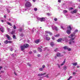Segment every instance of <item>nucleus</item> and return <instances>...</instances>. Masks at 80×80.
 <instances>
[{
	"label": "nucleus",
	"mask_w": 80,
	"mask_h": 80,
	"mask_svg": "<svg viewBox=\"0 0 80 80\" xmlns=\"http://www.w3.org/2000/svg\"><path fill=\"white\" fill-rule=\"evenodd\" d=\"M0 30L2 33L4 32V28H0Z\"/></svg>",
	"instance_id": "9"
},
{
	"label": "nucleus",
	"mask_w": 80,
	"mask_h": 80,
	"mask_svg": "<svg viewBox=\"0 0 80 80\" xmlns=\"http://www.w3.org/2000/svg\"><path fill=\"white\" fill-rule=\"evenodd\" d=\"M52 38L53 40H55V37H52Z\"/></svg>",
	"instance_id": "30"
},
{
	"label": "nucleus",
	"mask_w": 80,
	"mask_h": 80,
	"mask_svg": "<svg viewBox=\"0 0 80 80\" xmlns=\"http://www.w3.org/2000/svg\"><path fill=\"white\" fill-rule=\"evenodd\" d=\"M33 51L34 53H36V52L35 50H33Z\"/></svg>",
	"instance_id": "59"
},
{
	"label": "nucleus",
	"mask_w": 80,
	"mask_h": 80,
	"mask_svg": "<svg viewBox=\"0 0 80 80\" xmlns=\"http://www.w3.org/2000/svg\"><path fill=\"white\" fill-rule=\"evenodd\" d=\"M59 36H60V34H56V35H55L54 36V37H59Z\"/></svg>",
	"instance_id": "21"
},
{
	"label": "nucleus",
	"mask_w": 80,
	"mask_h": 80,
	"mask_svg": "<svg viewBox=\"0 0 80 80\" xmlns=\"http://www.w3.org/2000/svg\"><path fill=\"white\" fill-rule=\"evenodd\" d=\"M29 54H32V52H29Z\"/></svg>",
	"instance_id": "45"
},
{
	"label": "nucleus",
	"mask_w": 80,
	"mask_h": 80,
	"mask_svg": "<svg viewBox=\"0 0 80 80\" xmlns=\"http://www.w3.org/2000/svg\"><path fill=\"white\" fill-rule=\"evenodd\" d=\"M38 19L41 21V22H43V21L45 20V18H38Z\"/></svg>",
	"instance_id": "5"
},
{
	"label": "nucleus",
	"mask_w": 80,
	"mask_h": 80,
	"mask_svg": "<svg viewBox=\"0 0 80 80\" xmlns=\"http://www.w3.org/2000/svg\"><path fill=\"white\" fill-rule=\"evenodd\" d=\"M77 68H80V66H77Z\"/></svg>",
	"instance_id": "49"
},
{
	"label": "nucleus",
	"mask_w": 80,
	"mask_h": 80,
	"mask_svg": "<svg viewBox=\"0 0 80 80\" xmlns=\"http://www.w3.org/2000/svg\"><path fill=\"white\" fill-rule=\"evenodd\" d=\"M63 12H64V13H67V11L66 10H64L63 11Z\"/></svg>",
	"instance_id": "37"
},
{
	"label": "nucleus",
	"mask_w": 80,
	"mask_h": 80,
	"mask_svg": "<svg viewBox=\"0 0 80 80\" xmlns=\"http://www.w3.org/2000/svg\"><path fill=\"white\" fill-rule=\"evenodd\" d=\"M1 22H2V23H3V22H4V21H3V20H1Z\"/></svg>",
	"instance_id": "56"
},
{
	"label": "nucleus",
	"mask_w": 80,
	"mask_h": 80,
	"mask_svg": "<svg viewBox=\"0 0 80 80\" xmlns=\"http://www.w3.org/2000/svg\"><path fill=\"white\" fill-rule=\"evenodd\" d=\"M4 43L5 44H7V43H8V41L7 40H6L4 42Z\"/></svg>",
	"instance_id": "22"
},
{
	"label": "nucleus",
	"mask_w": 80,
	"mask_h": 80,
	"mask_svg": "<svg viewBox=\"0 0 80 80\" xmlns=\"http://www.w3.org/2000/svg\"><path fill=\"white\" fill-rule=\"evenodd\" d=\"M1 73H4V71H1Z\"/></svg>",
	"instance_id": "50"
},
{
	"label": "nucleus",
	"mask_w": 80,
	"mask_h": 80,
	"mask_svg": "<svg viewBox=\"0 0 80 80\" xmlns=\"http://www.w3.org/2000/svg\"><path fill=\"white\" fill-rule=\"evenodd\" d=\"M38 51L39 52H42V50L40 48H39V47L38 48Z\"/></svg>",
	"instance_id": "10"
},
{
	"label": "nucleus",
	"mask_w": 80,
	"mask_h": 80,
	"mask_svg": "<svg viewBox=\"0 0 80 80\" xmlns=\"http://www.w3.org/2000/svg\"><path fill=\"white\" fill-rule=\"evenodd\" d=\"M49 74H47L45 76V77H47V78H48L49 77Z\"/></svg>",
	"instance_id": "25"
},
{
	"label": "nucleus",
	"mask_w": 80,
	"mask_h": 80,
	"mask_svg": "<svg viewBox=\"0 0 80 80\" xmlns=\"http://www.w3.org/2000/svg\"><path fill=\"white\" fill-rule=\"evenodd\" d=\"M55 52H57V49H56L54 50Z\"/></svg>",
	"instance_id": "55"
},
{
	"label": "nucleus",
	"mask_w": 80,
	"mask_h": 80,
	"mask_svg": "<svg viewBox=\"0 0 80 80\" xmlns=\"http://www.w3.org/2000/svg\"><path fill=\"white\" fill-rule=\"evenodd\" d=\"M62 40V38H60L57 40V42H61Z\"/></svg>",
	"instance_id": "13"
},
{
	"label": "nucleus",
	"mask_w": 80,
	"mask_h": 80,
	"mask_svg": "<svg viewBox=\"0 0 80 80\" xmlns=\"http://www.w3.org/2000/svg\"><path fill=\"white\" fill-rule=\"evenodd\" d=\"M23 30V29H22V28H21L20 29V32H22Z\"/></svg>",
	"instance_id": "39"
},
{
	"label": "nucleus",
	"mask_w": 80,
	"mask_h": 80,
	"mask_svg": "<svg viewBox=\"0 0 80 80\" xmlns=\"http://www.w3.org/2000/svg\"><path fill=\"white\" fill-rule=\"evenodd\" d=\"M46 75V73H44L43 74H38V77H42V76H43V75Z\"/></svg>",
	"instance_id": "7"
},
{
	"label": "nucleus",
	"mask_w": 80,
	"mask_h": 80,
	"mask_svg": "<svg viewBox=\"0 0 80 80\" xmlns=\"http://www.w3.org/2000/svg\"><path fill=\"white\" fill-rule=\"evenodd\" d=\"M63 69L64 70H67V66L66 65L64 66Z\"/></svg>",
	"instance_id": "20"
},
{
	"label": "nucleus",
	"mask_w": 80,
	"mask_h": 80,
	"mask_svg": "<svg viewBox=\"0 0 80 80\" xmlns=\"http://www.w3.org/2000/svg\"><path fill=\"white\" fill-rule=\"evenodd\" d=\"M74 40H75V38H72L70 39L69 41V44H70V45H72V43H75V42L73 41Z\"/></svg>",
	"instance_id": "4"
},
{
	"label": "nucleus",
	"mask_w": 80,
	"mask_h": 80,
	"mask_svg": "<svg viewBox=\"0 0 80 80\" xmlns=\"http://www.w3.org/2000/svg\"><path fill=\"white\" fill-rule=\"evenodd\" d=\"M7 12H8V13H10V10L9 9H7Z\"/></svg>",
	"instance_id": "26"
},
{
	"label": "nucleus",
	"mask_w": 80,
	"mask_h": 80,
	"mask_svg": "<svg viewBox=\"0 0 80 80\" xmlns=\"http://www.w3.org/2000/svg\"><path fill=\"white\" fill-rule=\"evenodd\" d=\"M34 11H37V8H35L34 9Z\"/></svg>",
	"instance_id": "32"
},
{
	"label": "nucleus",
	"mask_w": 80,
	"mask_h": 80,
	"mask_svg": "<svg viewBox=\"0 0 80 80\" xmlns=\"http://www.w3.org/2000/svg\"><path fill=\"white\" fill-rule=\"evenodd\" d=\"M33 2H35V1H36V0H32Z\"/></svg>",
	"instance_id": "58"
},
{
	"label": "nucleus",
	"mask_w": 80,
	"mask_h": 80,
	"mask_svg": "<svg viewBox=\"0 0 80 80\" xmlns=\"http://www.w3.org/2000/svg\"><path fill=\"white\" fill-rule=\"evenodd\" d=\"M7 24H8V25H10V26H12V24H11V23H10L8 22H7Z\"/></svg>",
	"instance_id": "18"
},
{
	"label": "nucleus",
	"mask_w": 80,
	"mask_h": 80,
	"mask_svg": "<svg viewBox=\"0 0 80 80\" xmlns=\"http://www.w3.org/2000/svg\"><path fill=\"white\" fill-rule=\"evenodd\" d=\"M78 30L77 29L75 30V32H74V33L75 34V33H76V32H78Z\"/></svg>",
	"instance_id": "27"
},
{
	"label": "nucleus",
	"mask_w": 80,
	"mask_h": 80,
	"mask_svg": "<svg viewBox=\"0 0 80 80\" xmlns=\"http://www.w3.org/2000/svg\"><path fill=\"white\" fill-rule=\"evenodd\" d=\"M77 12V10L76 9H75L73 11L71 12V13H72V14H73V13H76Z\"/></svg>",
	"instance_id": "8"
},
{
	"label": "nucleus",
	"mask_w": 80,
	"mask_h": 80,
	"mask_svg": "<svg viewBox=\"0 0 80 80\" xmlns=\"http://www.w3.org/2000/svg\"><path fill=\"white\" fill-rule=\"evenodd\" d=\"M54 20V21H57V18H55Z\"/></svg>",
	"instance_id": "44"
},
{
	"label": "nucleus",
	"mask_w": 80,
	"mask_h": 80,
	"mask_svg": "<svg viewBox=\"0 0 80 80\" xmlns=\"http://www.w3.org/2000/svg\"><path fill=\"white\" fill-rule=\"evenodd\" d=\"M29 46V45L28 44H24L23 46H21V48L22 50H24L25 48H27Z\"/></svg>",
	"instance_id": "1"
},
{
	"label": "nucleus",
	"mask_w": 80,
	"mask_h": 80,
	"mask_svg": "<svg viewBox=\"0 0 80 80\" xmlns=\"http://www.w3.org/2000/svg\"><path fill=\"white\" fill-rule=\"evenodd\" d=\"M6 15H5L4 16V18H6Z\"/></svg>",
	"instance_id": "60"
},
{
	"label": "nucleus",
	"mask_w": 80,
	"mask_h": 80,
	"mask_svg": "<svg viewBox=\"0 0 80 80\" xmlns=\"http://www.w3.org/2000/svg\"><path fill=\"white\" fill-rule=\"evenodd\" d=\"M13 38H14V39H15V38H16V37L14 35H13Z\"/></svg>",
	"instance_id": "33"
},
{
	"label": "nucleus",
	"mask_w": 80,
	"mask_h": 80,
	"mask_svg": "<svg viewBox=\"0 0 80 80\" xmlns=\"http://www.w3.org/2000/svg\"><path fill=\"white\" fill-rule=\"evenodd\" d=\"M14 74L15 75H17V73L15 72H14Z\"/></svg>",
	"instance_id": "57"
},
{
	"label": "nucleus",
	"mask_w": 80,
	"mask_h": 80,
	"mask_svg": "<svg viewBox=\"0 0 80 80\" xmlns=\"http://www.w3.org/2000/svg\"><path fill=\"white\" fill-rule=\"evenodd\" d=\"M72 64L74 66H76V65H77V62L73 63H72Z\"/></svg>",
	"instance_id": "16"
},
{
	"label": "nucleus",
	"mask_w": 80,
	"mask_h": 80,
	"mask_svg": "<svg viewBox=\"0 0 80 80\" xmlns=\"http://www.w3.org/2000/svg\"><path fill=\"white\" fill-rule=\"evenodd\" d=\"M58 65L59 68H60V66L59 64H58Z\"/></svg>",
	"instance_id": "46"
},
{
	"label": "nucleus",
	"mask_w": 80,
	"mask_h": 80,
	"mask_svg": "<svg viewBox=\"0 0 80 80\" xmlns=\"http://www.w3.org/2000/svg\"><path fill=\"white\" fill-rule=\"evenodd\" d=\"M58 2L59 3H61V0H58Z\"/></svg>",
	"instance_id": "47"
},
{
	"label": "nucleus",
	"mask_w": 80,
	"mask_h": 80,
	"mask_svg": "<svg viewBox=\"0 0 80 80\" xmlns=\"http://www.w3.org/2000/svg\"><path fill=\"white\" fill-rule=\"evenodd\" d=\"M70 80V79H69V78H68V80Z\"/></svg>",
	"instance_id": "63"
},
{
	"label": "nucleus",
	"mask_w": 80,
	"mask_h": 80,
	"mask_svg": "<svg viewBox=\"0 0 80 80\" xmlns=\"http://www.w3.org/2000/svg\"><path fill=\"white\" fill-rule=\"evenodd\" d=\"M47 15H48L49 16L50 15H51V13H47Z\"/></svg>",
	"instance_id": "36"
},
{
	"label": "nucleus",
	"mask_w": 80,
	"mask_h": 80,
	"mask_svg": "<svg viewBox=\"0 0 80 80\" xmlns=\"http://www.w3.org/2000/svg\"><path fill=\"white\" fill-rule=\"evenodd\" d=\"M21 37H23V34H21Z\"/></svg>",
	"instance_id": "51"
},
{
	"label": "nucleus",
	"mask_w": 80,
	"mask_h": 80,
	"mask_svg": "<svg viewBox=\"0 0 80 80\" xmlns=\"http://www.w3.org/2000/svg\"><path fill=\"white\" fill-rule=\"evenodd\" d=\"M10 51H11V52H12V51H13V49L12 48H11L10 49Z\"/></svg>",
	"instance_id": "54"
},
{
	"label": "nucleus",
	"mask_w": 80,
	"mask_h": 80,
	"mask_svg": "<svg viewBox=\"0 0 80 80\" xmlns=\"http://www.w3.org/2000/svg\"><path fill=\"white\" fill-rule=\"evenodd\" d=\"M42 68H44L45 67V65H42Z\"/></svg>",
	"instance_id": "38"
},
{
	"label": "nucleus",
	"mask_w": 80,
	"mask_h": 80,
	"mask_svg": "<svg viewBox=\"0 0 80 80\" xmlns=\"http://www.w3.org/2000/svg\"><path fill=\"white\" fill-rule=\"evenodd\" d=\"M15 33V32L14 31H12L11 32V34H12V35H13V34H14Z\"/></svg>",
	"instance_id": "35"
},
{
	"label": "nucleus",
	"mask_w": 80,
	"mask_h": 80,
	"mask_svg": "<svg viewBox=\"0 0 80 80\" xmlns=\"http://www.w3.org/2000/svg\"><path fill=\"white\" fill-rule=\"evenodd\" d=\"M50 40V38L49 37H46V40Z\"/></svg>",
	"instance_id": "23"
},
{
	"label": "nucleus",
	"mask_w": 80,
	"mask_h": 80,
	"mask_svg": "<svg viewBox=\"0 0 80 80\" xmlns=\"http://www.w3.org/2000/svg\"><path fill=\"white\" fill-rule=\"evenodd\" d=\"M72 78V76H70L69 78L70 79V78Z\"/></svg>",
	"instance_id": "53"
},
{
	"label": "nucleus",
	"mask_w": 80,
	"mask_h": 80,
	"mask_svg": "<svg viewBox=\"0 0 80 80\" xmlns=\"http://www.w3.org/2000/svg\"><path fill=\"white\" fill-rule=\"evenodd\" d=\"M28 66H29V67H30L31 66V64H30V63H28Z\"/></svg>",
	"instance_id": "40"
},
{
	"label": "nucleus",
	"mask_w": 80,
	"mask_h": 80,
	"mask_svg": "<svg viewBox=\"0 0 80 80\" xmlns=\"http://www.w3.org/2000/svg\"><path fill=\"white\" fill-rule=\"evenodd\" d=\"M55 29L57 31L58 30V28H57V26H55Z\"/></svg>",
	"instance_id": "31"
},
{
	"label": "nucleus",
	"mask_w": 80,
	"mask_h": 80,
	"mask_svg": "<svg viewBox=\"0 0 80 80\" xmlns=\"http://www.w3.org/2000/svg\"><path fill=\"white\" fill-rule=\"evenodd\" d=\"M73 75H76V72H73L72 73Z\"/></svg>",
	"instance_id": "42"
},
{
	"label": "nucleus",
	"mask_w": 80,
	"mask_h": 80,
	"mask_svg": "<svg viewBox=\"0 0 80 80\" xmlns=\"http://www.w3.org/2000/svg\"><path fill=\"white\" fill-rule=\"evenodd\" d=\"M67 46H65L63 47V48L64 49H65V50H66V49H67Z\"/></svg>",
	"instance_id": "29"
},
{
	"label": "nucleus",
	"mask_w": 80,
	"mask_h": 80,
	"mask_svg": "<svg viewBox=\"0 0 80 80\" xmlns=\"http://www.w3.org/2000/svg\"><path fill=\"white\" fill-rule=\"evenodd\" d=\"M61 28L62 29H63V27H62V26H61Z\"/></svg>",
	"instance_id": "61"
},
{
	"label": "nucleus",
	"mask_w": 80,
	"mask_h": 80,
	"mask_svg": "<svg viewBox=\"0 0 80 80\" xmlns=\"http://www.w3.org/2000/svg\"><path fill=\"white\" fill-rule=\"evenodd\" d=\"M68 30L67 31V33H68V34H70V33H71V30H72V28H71V26H69L67 28Z\"/></svg>",
	"instance_id": "3"
},
{
	"label": "nucleus",
	"mask_w": 80,
	"mask_h": 80,
	"mask_svg": "<svg viewBox=\"0 0 80 80\" xmlns=\"http://www.w3.org/2000/svg\"><path fill=\"white\" fill-rule=\"evenodd\" d=\"M13 28H14V29H16L17 28L16 26H15V25H14Z\"/></svg>",
	"instance_id": "34"
},
{
	"label": "nucleus",
	"mask_w": 80,
	"mask_h": 80,
	"mask_svg": "<svg viewBox=\"0 0 80 80\" xmlns=\"http://www.w3.org/2000/svg\"><path fill=\"white\" fill-rule=\"evenodd\" d=\"M55 45V44H54V42H51V45L52 47H53V45Z\"/></svg>",
	"instance_id": "17"
},
{
	"label": "nucleus",
	"mask_w": 80,
	"mask_h": 80,
	"mask_svg": "<svg viewBox=\"0 0 80 80\" xmlns=\"http://www.w3.org/2000/svg\"><path fill=\"white\" fill-rule=\"evenodd\" d=\"M8 43H12V41H8Z\"/></svg>",
	"instance_id": "43"
},
{
	"label": "nucleus",
	"mask_w": 80,
	"mask_h": 80,
	"mask_svg": "<svg viewBox=\"0 0 80 80\" xmlns=\"http://www.w3.org/2000/svg\"><path fill=\"white\" fill-rule=\"evenodd\" d=\"M46 33H49V35H52V33L51 32H48V31H46Z\"/></svg>",
	"instance_id": "14"
},
{
	"label": "nucleus",
	"mask_w": 80,
	"mask_h": 80,
	"mask_svg": "<svg viewBox=\"0 0 80 80\" xmlns=\"http://www.w3.org/2000/svg\"><path fill=\"white\" fill-rule=\"evenodd\" d=\"M57 57H61V54L60 53H58L57 54Z\"/></svg>",
	"instance_id": "15"
},
{
	"label": "nucleus",
	"mask_w": 80,
	"mask_h": 80,
	"mask_svg": "<svg viewBox=\"0 0 80 80\" xmlns=\"http://www.w3.org/2000/svg\"><path fill=\"white\" fill-rule=\"evenodd\" d=\"M9 21H11V19H10V18H9Z\"/></svg>",
	"instance_id": "62"
},
{
	"label": "nucleus",
	"mask_w": 80,
	"mask_h": 80,
	"mask_svg": "<svg viewBox=\"0 0 80 80\" xmlns=\"http://www.w3.org/2000/svg\"><path fill=\"white\" fill-rule=\"evenodd\" d=\"M69 10H73V8H69Z\"/></svg>",
	"instance_id": "41"
},
{
	"label": "nucleus",
	"mask_w": 80,
	"mask_h": 80,
	"mask_svg": "<svg viewBox=\"0 0 80 80\" xmlns=\"http://www.w3.org/2000/svg\"><path fill=\"white\" fill-rule=\"evenodd\" d=\"M43 69L42 68H39V70H40V71H42Z\"/></svg>",
	"instance_id": "24"
},
{
	"label": "nucleus",
	"mask_w": 80,
	"mask_h": 80,
	"mask_svg": "<svg viewBox=\"0 0 80 80\" xmlns=\"http://www.w3.org/2000/svg\"><path fill=\"white\" fill-rule=\"evenodd\" d=\"M67 50H68V51H71V49L70 48H67Z\"/></svg>",
	"instance_id": "28"
},
{
	"label": "nucleus",
	"mask_w": 80,
	"mask_h": 80,
	"mask_svg": "<svg viewBox=\"0 0 80 80\" xmlns=\"http://www.w3.org/2000/svg\"><path fill=\"white\" fill-rule=\"evenodd\" d=\"M40 42V39H38L35 41V42L36 43H38Z\"/></svg>",
	"instance_id": "12"
},
{
	"label": "nucleus",
	"mask_w": 80,
	"mask_h": 80,
	"mask_svg": "<svg viewBox=\"0 0 80 80\" xmlns=\"http://www.w3.org/2000/svg\"><path fill=\"white\" fill-rule=\"evenodd\" d=\"M38 57H40V54H38Z\"/></svg>",
	"instance_id": "48"
},
{
	"label": "nucleus",
	"mask_w": 80,
	"mask_h": 80,
	"mask_svg": "<svg viewBox=\"0 0 80 80\" xmlns=\"http://www.w3.org/2000/svg\"><path fill=\"white\" fill-rule=\"evenodd\" d=\"M6 36L8 40H12V38H10V37L8 35L6 34Z\"/></svg>",
	"instance_id": "6"
},
{
	"label": "nucleus",
	"mask_w": 80,
	"mask_h": 80,
	"mask_svg": "<svg viewBox=\"0 0 80 80\" xmlns=\"http://www.w3.org/2000/svg\"><path fill=\"white\" fill-rule=\"evenodd\" d=\"M65 60H64L63 62H62V63L61 64V66H62V65H64V64H65Z\"/></svg>",
	"instance_id": "19"
},
{
	"label": "nucleus",
	"mask_w": 80,
	"mask_h": 80,
	"mask_svg": "<svg viewBox=\"0 0 80 80\" xmlns=\"http://www.w3.org/2000/svg\"><path fill=\"white\" fill-rule=\"evenodd\" d=\"M2 66H0V70L2 68Z\"/></svg>",
	"instance_id": "52"
},
{
	"label": "nucleus",
	"mask_w": 80,
	"mask_h": 80,
	"mask_svg": "<svg viewBox=\"0 0 80 80\" xmlns=\"http://www.w3.org/2000/svg\"><path fill=\"white\" fill-rule=\"evenodd\" d=\"M75 33H74V32L73 34H71V37H69V38H72V37H73L75 36Z\"/></svg>",
	"instance_id": "11"
},
{
	"label": "nucleus",
	"mask_w": 80,
	"mask_h": 80,
	"mask_svg": "<svg viewBox=\"0 0 80 80\" xmlns=\"http://www.w3.org/2000/svg\"><path fill=\"white\" fill-rule=\"evenodd\" d=\"M25 6L26 7H30L32 6V4L30 2L27 1L25 4Z\"/></svg>",
	"instance_id": "2"
},
{
	"label": "nucleus",
	"mask_w": 80,
	"mask_h": 80,
	"mask_svg": "<svg viewBox=\"0 0 80 80\" xmlns=\"http://www.w3.org/2000/svg\"><path fill=\"white\" fill-rule=\"evenodd\" d=\"M38 80H42V79H39Z\"/></svg>",
	"instance_id": "64"
}]
</instances>
